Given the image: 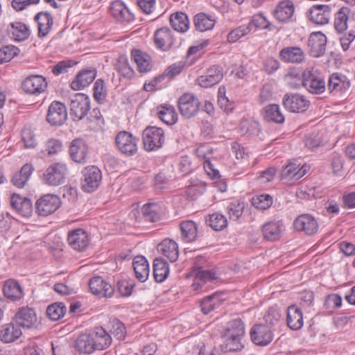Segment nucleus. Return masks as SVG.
<instances>
[{"label": "nucleus", "mask_w": 355, "mask_h": 355, "mask_svg": "<svg viewBox=\"0 0 355 355\" xmlns=\"http://www.w3.org/2000/svg\"><path fill=\"white\" fill-rule=\"evenodd\" d=\"M331 12V6L316 4L311 6L307 16L311 21L315 24L324 25L329 23Z\"/></svg>", "instance_id": "16"}, {"label": "nucleus", "mask_w": 355, "mask_h": 355, "mask_svg": "<svg viewBox=\"0 0 355 355\" xmlns=\"http://www.w3.org/2000/svg\"><path fill=\"white\" fill-rule=\"evenodd\" d=\"M286 84L291 89H300L304 86V71L299 68L291 67L288 70L284 78Z\"/></svg>", "instance_id": "39"}, {"label": "nucleus", "mask_w": 355, "mask_h": 355, "mask_svg": "<svg viewBox=\"0 0 355 355\" xmlns=\"http://www.w3.org/2000/svg\"><path fill=\"white\" fill-rule=\"evenodd\" d=\"M60 204V199L58 196L46 194L37 200L36 211L40 216H47L55 211Z\"/></svg>", "instance_id": "12"}, {"label": "nucleus", "mask_w": 355, "mask_h": 355, "mask_svg": "<svg viewBox=\"0 0 355 355\" xmlns=\"http://www.w3.org/2000/svg\"><path fill=\"white\" fill-rule=\"evenodd\" d=\"M115 68L119 75L124 78L130 79L135 73L128 59L124 56H120L119 58Z\"/></svg>", "instance_id": "55"}, {"label": "nucleus", "mask_w": 355, "mask_h": 355, "mask_svg": "<svg viewBox=\"0 0 355 355\" xmlns=\"http://www.w3.org/2000/svg\"><path fill=\"white\" fill-rule=\"evenodd\" d=\"M169 265L162 257H157L153 261V275L157 282H163L168 276Z\"/></svg>", "instance_id": "42"}, {"label": "nucleus", "mask_w": 355, "mask_h": 355, "mask_svg": "<svg viewBox=\"0 0 355 355\" xmlns=\"http://www.w3.org/2000/svg\"><path fill=\"white\" fill-rule=\"evenodd\" d=\"M174 40L172 31L168 28H161L155 33V44L158 49L162 51L168 50L174 44Z\"/></svg>", "instance_id": "27"}, {"label": "nucleus", "mask_w": 355, "mask_h": 355, "mask_svg": "<svg viewBox=\"0 0 355 355\" xmlns=\"http://www.w3.org/2000/svg\"><path fill=\"white\" fill-rule=\"evenodd\" d=\"M115 143L118 150L127 156L133 155L137 151V139L128 132H119L115 137Z\"/></svg>", "instance_id": "10"}, {"label": "nucleus", "mask_w": 355, "mask_h": 355, "mask_svg": "<svg viewBox=\"0 0 355 355\" xmlns=\"http://www.w3.org/2000/svg\"><path fill=\"white\" fill-rule=\"evenodd\" d=\"M207 222L209 225L216 231L223 230L227 225L226 217L220 213H214L209 215Z\"/></svg>", "instance_id": "60"}, {"label": "nucleus", "mask_w": 355, "mask_h": 355, "mask_svg": "<svg viewBox=\"0 0 355 355\" xmlns=\"http://www.w3.org/2000/svg\"><path fill=\"white\" fill-rule=\"evenodd\" d=\"M223 77V68L218 65H213L207 69L205 74L198 77L196 83L202 87L208 88L218 84Z\"/></svg>", "instance_id": "14"}, {"label": "nucleus", "mask_w": 355, "mask_h": 355, "mask_svg": "<svg viewBox=\"0 0 355 355\" xmlns=\"http://www.w3.org/2000/svg\"><path fill=\"white\" fill-rule=\"evenodd\" d=\"M3 291L4 295L12 301L20 300L24 296V292L21 286L15 279H10L5 282Z\"/></svg>", "instance_id": "36"}, {"label": "nucleus", "mask_w": 355, "mask_h": 355, "mask_svg": "<svg viewBox=\"0 0 355 355\" xmlns=\"http://www.w3.org/2000/svg\"><path fill=\"white\" fill-rule=\"evenodd\" d=\"M67 173V165L54 163L50 165L43 174V180L50 186H58L64 183Z\"/></svg>", "instance_id": "5"}, {"label": "nucleus", "mask_w": 355, "mask_h": 355, "mask_svg": "<svg viewBox=\"0 0 355 355\" xmlns=\"http://www.w3.org/2000/svg\"><path fill=\"white\" fill-rule=\"evenodd\" d=\"M286 323L292 330H299L304 324L302 311L295 305L289 306L287 309Z\"/></svg>", "instance_id": "33"}, {"label": "nucleus", "mask_w": 355, "mask_h": 355, "mask_svg": "<svg viewBox=\"0 0 355 355\" xmlns=\"http://www.w3.org/2000/svg\"><path fill=\"white\" fill-rule=\"evenodd\" d=\"M250 26L248 24H242L230 31L227 36L229 43H234L251 33Z\"/></svg>", "instance_id": "57"}, {"label": "nucleus", "mask_w": 355, "mask_h": 355, "mask_svg": "<svg viewBox=\"0 0 355 355\" xmlns=\"http://www.w3.org/2000/svg\"><path fill=\"white\" fill-rule=\"evenodd\" d=\"M244 203L239 200L231 202L227 207L230 219L237 220L243 214Z\"/></svg>", "instance_id": "61"}, {"label": "nucleus", "mask_w": 355, "mask_h": 355, "mask_svg": "<svg viewBox=\"0 0 355 355\" xmlns=\"http://www.w3.org/2000/svg\"><path fill=\"white\" fill-rule=\"evenodd\" d=\"M198 98L191 93H185L178 99V109L182 116L191 119L195 116L200 108Z\"/></svg>", "instance_id": "6"}, {"label": "nucleus", "mask_w": 355, "mask_h": 355, "mask_svg": "<svg viewBox=\"0 0 355 355\" xmlns=\"http://www.w3.org/2000/svg\"><path fill=\"white\" fill-rule=\"evenodd\" d=\"M304 87L313 94H321L324 92L326 83L324 78L320 75L317 70L306 69L304 71Z\"/></svg>", "instance_id": "2"}, {"label": "nucleus", "mask_w": 355, "mask_h": 355, "mask_svg": "<svg viewBox=\"0 0 355 355\" xmlns=\"http://www.w3.org/2000/svg\"><path fill=\"white\" fill-rule=\"evenodd\" d=\"M66 306L62 302L54 303L46 309V314L51 320H58L65 314Z\"/></svg>", "instance_id": "58"}, {"label": "nucleus", "mask_w": 355, "mask_h": 355, "mask_svg": "<svg viewBox=\"0 0 355 355\" xmlns=\"http://www.w3.org/2000/svg\"><path fill=\"white\" fill-rule=\"evenodd\" d=\"M284 107L291 112L301 113L308 110L310 105L309 101L300 94L288 93L282 99Z\"/></svg>", "instance_id": "8"}, {"label": "nucleus", "mask_w": 355, "mask_h": 355, "mask_svg": "<svg viewBox=\"0 0 355 355\" xmlns=\"http://www.w3.org/2000/svg\"><path fill=\"white\" fill-rule=\"evenodd\" d=\"M132 266L135 277L141 282H146L149 276V264L144 256H137L133 259Z\"/></svg>", "instance_id": "34"}, {"label": "nucleus", "mask_w": 355, "mask_h": 355, "mask_svg": "<svg viewBox=\"0 0 355 355\" xmlns=\"http://www.w3.org/2000/svg\"><path fill=\"white\" fill-rule=\"evenodd\" d=\"M350 9L347 7H342L334 15V26L338 33H343L347 29V21Z\"/></svg>", "instance_id": "44"}, {"label": "nucleus", "mask_w": 355, "mask_h": 355, "mask_svg": "<svg viewBox=\"0 0 355 355\" xmlns=\"http://www.w3.org/2000/svg\"><path fill=\"white\" fill-rule=\"evenodd\" d=\"M157 250L171 262H175L179 257L178 245L172 239H166L163 240L158 245Z\"/></svg>", "instance_id": "35"}, {"label": "nucleus", "mask_w": 355, "mask_h": 355, "mask_svg": "<svg viewBox=\"0 0 355 355\" xmlns=\"http://www.w3.org/2000/svg\"><path fill=\"white\" fill-rule=\"evenodd\" d=\"M110 332L118 340H123L125 337L126 329L124 324L117 319L110 320Z\"/></svg>", "instance_id": "64"}, {"label": "nucleus", "mask_w": 355, "mask_h": 355, "mask_svg": "<svg viewBox=\"0 0 355 355\" xmlns=\"http://www.w3.org/2000/svg\"><path fill=\"white\" fill-rule=\"evenodd\" d=\"M89 286L94 295L100 297H111L114 291L112 286L99 276L90 279Z\"/></svg>", "instance_id": "21"}, {"label": "nucleus", "mask_w": 355, "mask_h": 355, "mask_svg": "<svg viewBox=\"0 0 355 355\" xmlns=\"http://www.w3.org/2000/svg\"><path fill=\"white\" fill-rule=\"evenodd\" d=\"M159 118L164 123L171 125L175 124L178 121V114L173 106L170 105H162L157 107Z\"/></svg>", "instance_id": "46"}, {"label": "nucleus", "mask_w": 355, "mask_h": 355, "mask_svg": "<svg viewBox=\"0 0 355 355\" xmlns=\"http://www.w3.org/2000/svg\"><path fill=\"white\" fill-rule=\"evenodd\" d=\"M142 141L146 150H157L164 144V131L161 128L148 126L143 132Z\"/></svg>", "instance_id": "1"}, {"label": "nucleus", "mask_w": 355, "mask_h": 355, "mask_svg": "<svg viewBox=\"0 0 355 355\" xmlns=\"http://www.w3.org/2000/svg\"><path fill=\"white\" fill-rule=\"evenodd\" d=\"M67 119L65 105L59 101H53L48 109L47 122L53 126L62 125Z\"/></svg>", "instance_id": "13"}, {"label": "nucleus", "mask_w": 355, "mask_h": 355, "mask_svg": "<svg viewBox=\"0 0 355 355\" xmlns=\"http://www.w3.org/2000/svg\"><path fill=\"white\" fill-rule=\"evenodd\" d=\"M350 87V81L346 76L339 73H332L328 80L327 88L330 93L338 94L347 91Z\"/></svg>", "instance_id": "24"}, {"label": "nucleus", "mask_w": 355, "mask_h": 355, "mask_svg": "<svg viewBox=\"0 0 355 355\" xmlns=\"http://www.w3.org/2000/svg\"><path fill=\"white\" fill-rule=\"evenodd\" d=\"M170 24L173 28L180 33H185L189 28V21L186 13L177 12L171 15Z\"/></svg>", "instance_id": "43"}, {"label": "nucleus", "mask_w": 355, "mask_h": 355, "mask_svg": "<svg viewBox=\"0 0 355 355\" xmlns=\"http://www.w3.org/2000/svg\"><path fill=\"white\" fill-rule=\"evenodd\" d=\"M161 213V207L158 203L149 202L142 207V214L145 219L149 222H155L159 220Z\"/></svg>", "instance_id": "52"}, {"label": "nucleus", "mask_w": 355, "mask_h": 355, "mask_svg": "<svg viewBox=\"0 0 355 355\" xmlns=\"http://www.w3.org/2000/svg\"><path fill=\"white\" fill-rule=\"evenodd\" d=\"M94 98L99 103H103L107 96L105 84L102 79H98L94 85Z\"/></svg>", "instance_id": "63"}, {"label": "nucleus", "mask_w": 355, "mask_h": 355, "mask_svg": "<svg viewBox=\"0 0 355 355\" xmlns=\"http://www.w3.org/2000/svg\"><path fill=\"white\" fill-rule=\"evenodd\" d=\"M250 336L254 344L261 347L268 345L274 338L272 328L262 323L254 324L250 329Z\"/></svg>", "instance_id": "4"}, {"label": "nucleus", "mask_w": 355, "mask_h": 355, "mask_svg": "<svg viewBox=\"0 0 355 355\" xmlns=\"http://www.w3.org/2000/svg\"><path fill=\"white\" fill-rule=\"evenodd\" d=\"M223 335L244 337L245 325L243 322L240 318L230 321L227 324Z\"/></svg>", "instance_id": "49"}, {"label": "nucleus", "mask_w": 355, "mask_h": 355, "mask_svg": "<svg viewBox=\"0 0 355 355\" xmlns=\"http://www.w3.org/2000/svg\"><path fill=\"white\" fill-rule=\"evenodd\" d=\"M33 168L30 164H25L18 173H16L12 178V182L18 188H23L28 180Z\"/></svg>", "instance_id": "50"}, {"label": "nucleus", "mask_w": 355, "mask_h": 355, "mask_svg": "<svg viewBox=\"0 0 355 355\" xmlns=\"http://www.w3.org/2000/svg\"><path fill=\"white\" fill-rule=\"evenodd\" d=\"M295 6L291 0H283L279 2L272 14L275 19L282 23H287L293 16Z\"/></svg>", "instance_id": "22"}, {"label": "nucleus", "mask_w": 355, "mask_h": 355, "mask_svg": "<svg viewBox=\"0 0 355 355\" xmlns=\"http://www.w3.org/2000/svg\"><path fill=\"white\" fill-rule=\"evenodd\" d=\"M281 318L282 314L277 306L270 307L263 315V320L266 324L270 328L275 326L280 321Z\"/></svg>", "instance_id": "59"}, {"label": "nucleus", "mask_w": 355, "mask_h": 355, "mask_svg": "<svg viewBox=\"0 0 355 355\" xmlns=\"http://www.w3.org/2000/svg\"><path fill=\"white\" fill-rule=\"evenodd\" d=\"M264 119L269 122L275 123H283L285 117L281 111L279 106L277 104H271L265 107Z\"/></svg>", "instance_id": "47"}, {"label": "nucleus", "mask_w": 355, "mask_h": 355, "mask_svg": "<svg viewBox=\"0 0 355 355\" xmlns=\"http://www.w3.org/2000/svg\"><path fill=\"white\" fill-rule=\"evenodd\" d=\"M194 279L191 287L196 291H205L207 289L206 284L217 279L214 270H204L202 267L195 266L193 271Z\"/></svg>", "instance_id": "11"}, {"label": "nucleus", "mask_w": 355, "mask_h": 355, "mask_svg": "<svg viewBox=\"0 0 355 355\" xmlns=\"http://www.w3.org/2000/svg\"><path fill=\"white\" fill-rule=\"evenodd\" d=\"M90 109V101L87 95L82 93L74 94L71 98L70 112L73 120H81Z\"/></svg>", "instance_id": "3"}, {"label": "nucleus", "mask_w": 355, "mask_h": 355, "mask_svg": "<svg viewBox=\"0 0 355 355\" xmlns=\"http://www.w3.org/2000/svg\"><path fill=\"white\" fill-rule=\"evenodd\" d=\"M216 21L211 16L204 12L198 13L194 17L195 27L200 32H205L212 29Z\"/></svg>", "instance_id": "48"}, {"label": "nucleus", "mask_w": 355, "mask_h": 355, "mask_svg": "<svg viewBox=\"0 0 355 355\" xmlns=\"http://www.w3.org/2000/svg\"><path fill=\"white\" fill-rule=\"evenodd\" d=\"M181 238L187 242L191 243L196 240L198 235V228L196 223L192 220L182 221L180 225Z\"/></svg>", "instance_id": "45"}, {"label": "nucleus", "mask_w": 355, "mask_h": 355, "mask_svg": "<svg viewBox=\"0 0 355 355\" xmlns=\"http://www.w3.org/2000/svg\"><path fill=\"white\" fill-rule=\"evenodd\" d=\"M15 320L17 325L27 329L34 327L37 321L35 310L28 306L20 308L15 315Z\"/></svg>", "instance_id": "23"}, {"label": "nucleus", "mask_w": 355, "mask_h": 355, "mask_svg": "<svg viewBox=\"0 0 355 355\" xmlns=\"http://www.w3.org/2000/svg\"><path fill=\"white\" fill-rule=\"evenodd\" d=\"M76 349L83 354H92L96 350L95 341L91 334H83L80 335L75 343Z\"/></svg>", "instance_id": "38"}, {"label": "nucleus", "mask_w": 355, "mask_h": 355, "mask_svg": "<svg viewBox=\"0 0 355 355\" xmlns=\"http://www.w3.org/2000/svg\"><path fill=\"white\" fill-rule=\"evenodd\" d=\"M248 24L250 25L251 31H252L253 28L268 31L276 29V26L271 24L261 13L253 15Z\"/></svg>", "instance_id": "54"}, {"label": "nucleus", "mask_w": 355, "mask_h": 355, "mask_svg": "<svg viewBox=\"0 0 355 355\" xmlns=\"http://www.w3.org/2000/svg\"><path fill=\"white\" fill-rule=\"evenodd\" d=\"M221 304L219 295L214 293L204 298L200 303V307L204 314H208Z\"/></svg>", "instance_id": "56"}, {"label": "nucleus", "mask_w": 355, "mask_h": 355, "mask_svg": "<svg viewBox=\"0 0 355 355\" xmlns=\"http://www.w3.org/2000/svg\"><path fill=\"white\" fill-rule=\"evenodd\" d=\"M7 32L14 41L22 42L28 38L31 34L29 27L23 22L14 21L8 25Z\"/></svg>", "instance_id": "26"}, {"label": "nucleus", "mask_w": 355, "mask_h": 355, "mask_svg": "<svg viewBox=\"0 0 355 355\" xmlns=\"http://www.w3.org/2000/svg\"><path fill=\"white\" fill-rule=\"evenodd\" d=\"M12 207L21 216L28 217L33 212L31 200L19 194L13 193L10 198Z\"/></svg>", "instance_id": "28"}, {"label": "nucleus", "mask_w": 355, "mask_h": 355, "mask_svg": "<svg viewBox=\"0 0 355 355\" xmlns=\"http://www.w3.org/2000/svg\"><path fill=\"white\" fill-rule=\"evenodd\" d=\"M96 76V71L95 69L82 70L71 83V88L75 91L82 90L89 86L94 81Z\"/></svg>", "instance_id": "25"}, {"label": "nucleus", "mask_w": 355, "mask_h": 355, "mask_svg": "<svg viewBox=\"0 0 355 355\" xmlns=\"http://www.w3.org/2000/svg\"><path fill=\"white\" fill-rule=\"evenodd\" d=\"M131 56L140 73H146L151 70L152 60L149 55L141 50L134 49L131 52Z\"/></svg>", "instance_id": "37"}, {"label": "nucleus", "mask_w": 355, "mask_h": 355, "mask_svg": "<svg viewBox=\"0 0 355 355\" xmlns=\"http://www.w3.org/2000/svg\"><path fill=\"white\" fill-rule=\"evenodd\" d=\"M21 335L20 327L14 324H6L2 326L0 330V340L9 343L18 339Z\"/></svg>", "instance_id": "40"}, {"label": "nucleus", "mask_w": 355, "mask_h": 355, "mask_svg": "<svg viewBox=\"0 0 355 355\" xmlns=\"http://www.w3.org/2000/svg\"><path fill=\"white\" fill-rule=\"evenodd\" d=\"M90 334L95 341L96 350L103 349L111 344L110 335L102 327H96Z\"/></svg>", "instance_id": "41"}, {"label": "nucleus", "mask_w": 355, "mask_h": 355, "mask_svg": "<svg viewBox=\"0 0 355 355\" xmlns=\"http://www.w3.org/2000/svg\"><path fill=\"white\" fill-rule=\"evenodd\" d=\"M82 188L87 192L92 193L96 190L102 180L101 171L95 166H89L83 171Z\"/></svg>", "instance_id": "7"}, {"label": "nucleus", "mask_w": 355, "mask_h": 355, "mask_svg": "<svg viewBox=\"0 0 355 355\" xmlns=\"http://www.w3.org/2000/svg\"><path fill=\"white\" fill-rule=\"evenodd\" d=\"M239 128L240 132L247 137L258 135L260 132L259 123L252 119H242Z\"/></svg>", "instance_id": "51"}, {"label": "nucleus", "mask_w": 355, "mask_h": 355, "mask_svg": "<svg viewBox=\"0 0 355 355\" xmlns=\"http://www.w3.org/2000/svg\"><path fill=\"white\" fill-rule=\"evenodd\" d=\"M279 57L286 63H300L304 59V53L300 47L288 46L279 51Z\"/></svg>", "instance_id": "30"}, {"label": "nucleus", "mask_w": 355, "mask_h": 355, "mask_svg": "<svg viewBox=\"0 0 355 355\" xmlns=\"http://www.w3.org/2000/svg\"><path fill=\"white\" fill-rule=\"evenodd\" d=\"M35 20L37 24L38 37L42 38L47 36L53 24L51 15L48 12H40L35 16Z\"/></svg>", "instance_id": "31"}, {"label": "nucleus", "mask_w": 355, "mask_h": 355, "mask_svg": "<svg viewBox=\"0 0 355 355\" xmlns=\"http://www.w3.org/2000/svg\"><path fill=\"white\" fill-rule=\"evenodd\" d=\"M19 53V49L12 45H8L0 48V64L10 62Z\"/></svg>", "instance_id": "62"}, {"label": "nucleus", "mask_w": 355, "mask_h": 355, "mask_svg": "<svg viewBox=\"0 0 355 355\" xmlns=\"http://www.w3.org/2000/svg\"><path fill=\"white\" fill-rule=\"evenodd\" d=\"M69 245L78 252L83 251L89 245V237L87 232L82 228L70 230L67 235Z\"/></svg>", "instance_id": "17"}, {"label": "nucleus", "mask_w": 355, "mask_h": 355, "mask_svg": "<svg viewBox=\"0 0 355 355\" xmlns=\"http://www.w3.org/2000/svg\"><path fill=\"white\" fill-rule=\"evenodd\" d=\"M306 173V166L298 164L297 161L290 162L282 171V178L289 180H298Z\"/></svg>", "instance_id": "29"}, {"label": "nucleus", "mask_w": 355, "mask_h": 355, "mask_svg": "<svg viewBox=\"0 0 355 355\" xmlns=\"http://www.w3.org/2000/svg\"><path fill=\"white\" fill-rule=\"evenodd\" d=\"M284 230L281 221H270L262 226V234L264 239L270 241L279 240Z\"/></svg>", "instance_id": "32"}, {"label": "nucleus", "mask_w": 355, "mask_h": 355, "mask_svg": "<svg viewBox=\"0 0 355 355\" xmlns=\"http://www.w3.org/2000/svg\"><path fill=\"white\" fill-rule=\"evenodd\" d=\"M222 338L223 347L227 352L241 351L244 347L243 343V337L222 335Z\"/></svg>", "instance_id": "53"}, {"label": "nucleus", "mask_w": 355, "mask_h": 355, "mask_svg": "<svg viewBox=\"0 0 355 355\" xmlns=\"http://www.w3.org/2000/svg\"><path fill=\"white\" fill-rule=\"evenodd\" d=\"M69 155L71 159L80 164L87 161L89 148L86 141L80 138L72 140L69 145Z\"/></svg>", "instance_id": "18"}, {"label": "nucleus", "mask_w": 355, "mask_h": 355, "mask_svg": "<svg viewBox=\"0 0 355 355\" xmlns=\"http://www.w3.org/2000/svg\"><path fill=\"white\" fill-rule=\"evenodd\" d=\"M111 16L118 22L130 23L134 21L135 15L121 0L112 1L109 7Z\"/></svg>", "instance_id": "15"}, {"label": "nucleus", "mask_w": 355, "mask_h": 355, "mask_svg": "<svg viewBox=\"0 0 355 355\" xmlns=\"http://www.w3.org/2000/svg\"><path fill=\"white\" fill-rule=\"evenodd\" d=\"M327 37L321 32L312 33L308 40V47L311 55L318 58L325 51Z\"/></svg>", "instance_id": "20"}, {"label": "nucleus", "mask_w": 355, "mask_h": 355, "mask_svg": "<svg viewBox=\"0 0 355 355\" xmlns=\"http://www.w3.org/2000/svg\"><path fill=\"white\" fill-rule=\"evenodd\" d=\"M47 87L46 78L40 75L29 76L21 83V89L26 94L35 96L44 93Z\"/></svg>", "instance_id": "9"}, {"label": "nucleus", "mask_w": 355, "mask_h": 355, "mask_svg": "<svg viewBox=\"0 0 355 355\" xmlns=\"http://www.w3.org/2000/svg\"><path fill=\"white\" fill-rule=\"evenodd\" d=\"M293 225L297 231L304 232L306 235L315 234L318 230L317 220L310 214H302L294 220Z\"/></svg>", "instance_id": "19"}]
</instances>
